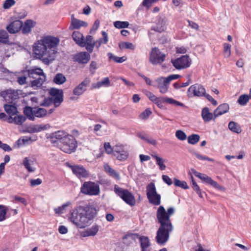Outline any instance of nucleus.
Returning a JSON list of instances; mask_svg holds the SVG:
<instances>
[{
	"mask_svg": "<svg viewBox=\"0 0 251 251\" xmlns=\"http://www.w3.org/2000/svg\"><path fill=\"white\" fill-rule=\"evenodd\" d=\"M229 109V105L227 103H223L219 105L214 112V118L226 113L228 111Z\"/></svg>",
	"mask_w": 251,
	"mask_h": 251,
	"instance_id": "nucleus-25",
	"label": "nucleus"
},
{
	"mask_svg": "<svg viewBox=\"0 0 251 251\" xmlns=\"http://www.w3.org/2000/svg\"><path fill=\"white\" fill-rule=\"evenodd\" d=\"M71 204L70 202H67L60 206L55 208L54 211L55 214L58 215L64 213L66 211L67 208L71 205Z\"/></svg>",
	"mask_w": 251,
	"mask_h": 251,
	"instance_id": "nucleus-39",
	"label": "nucleus"
},
{
	"mask_svg": "<svg viewBox=\"0 0 251 251\" xmlns=\"http://www.w3.org/2000/svg\"><path fill=\"white\" fill-rule=\"evenodd\" d=\"M81 192L89 196H97L100 193V187L95 182H85L81 187Z\"/></svg>",
	"mask_w": 251,
	"mask_h": 251,
	"instance_id": "nucleus-7",
	"label": "nucleus"
},
{
	"mask_svg": "<svg viewBox=\"0 0 251 251\" xmlns=\"http://www.w3.org/2000/svg\"><path fill=\"white\" fill-rule=\"evenodd\" d=\"M90 80L86 78L80 84H79V95L83 93L86 90L87 86L89 84Z\"/></svg>",
	"mask_w": 251,
	"mask_h": 251,
	"instance_id": "nucleus-44",
	"label": "nucleus"
},
{
	"mask_svg": "<svg viewBox=\"0 0 251 251\" xmlns=\"http://www.w3.org/2000/svg\"><path fill=\"white\" fill-rule=\"evenodd\" d=\"M180 77V75L174 74V75H170L168 77H165V78L166 80L167 83H168L169 84L170 81H171L172 80H174V79H177L179 78Z\"/></svg>",
	"mask_w": 251,
	"mask_h": 251,
	"instance_id": "nucleus-61",
	"label": "nucleus"
},
{
	"mask_svg": "<svg viewBox=\"0 0 251 251\" xmlns=\"http://www.w3.org/2000/svg\"><path fill=\"white\" fill-rule=\"evenodd\" d=\"M66 137L69 140L66 141V142H61L63 145L61 149L65 152L70 153L75 150L77 143L74 137L69 134Z\"/></svg>",
	"mask_w": 251,
	"mask_h": 251,
	"instance_id": "nucleus-12",
	"label": "nucleus"
},
{
	"mask_svg": "<svg viewBox=\"0 0 251 251\" xmlns=\"http://www.w3.org/2000/svg\"><path fill=\"white\" fill-rule=\"evenodd\" d=\"M78 210L76 208L71 213V216L69 217L70 221L77 226H78Z\"/></svg>",
	"mask_w": 251,
	"mask_h": 251,
	"instance_id": "nucleus-37",
	"label": "nucleus"
},
{
	"mask_svg": "<svg viewBox=\"0 0 251 251\" xmlns=\"http://www.w3.org/2000/svg\"><path fill=\"white\" fill-rule=\"evenodd\" d=\"M104 148L107 153L111 154L112 152L114 153V147L112 148L109 143H105Z\"/></svg>",
	"mask_w": 251,
	"mask_h": 251,
	"instance_id": "nucleus-60",
	"label": "nucleus"
},
{
	"mask_svg": "<svg viewBox=\"0 0 251 251\" xmlns=\"http://www.w3.org/2000/svg\"><path fill=\"white\" fill-rule=\"evenodd\" d=\"M49 93L51 96L50 100L53 102L55 107L58 106L63 100V92L62 90L51 88Z\"/></svg>",
	"mask_w": 251,
	"mask_h": 251,
	"instance_id": "nucleus-11",
	"label": "nucleus"
},
{
	"mask_svg": "<svg viewBox=\"0 0 251 251\" xmlns=\"http://www.w3.org/2000/svg\"><path fill=\"white\" fill-rule=\"evenodd\" d=\"M34 160L30 157H26L23 159V164L28 172L32 173L35 171V168L32 166Z\"/></svg>",
	"mask_w": 251,
	"mask_h": 251,
	"instance_id": "nucleus-27",
	"label": "nucleus"
},
{
	"mask_svg": "<svg viewBox=\"0 0 251 251\" xmlns=\"http://www.w3.org/2000/svg\"><path fill=\"white\" fill-rule=\"evenodd\" d=\"M151 29L159 33L163 32L165 29V25L164 24H163V21H162L160 24H159V23L157 24L156 25L152 27Z\"/></svg>",
	"mask_w": 251,
	"mask_h": 251,
	"instance_id": "nucleus-49",
	"label": "nucleus"
},
{
	"mask_svg": "<svg viewBox=\"0 0 251 251\" xmlns=\"http://www.w3.org/2000/svg\"><path fill=\"white\" fill-rule=\"evenodd\" d=\"M250 98V96L248 95H242L239 97L238 100V102L241 105H245L249 101Z\"/></svg>",
	"mask_w": 251,
	"mask_h": 251,
	"instance_id": "nucleus-45",
	"label": "nucleus"
},
{
	"mask_svg": "<svg viewBox=\"0 0 251 251\" xmlns=\"http://www.w3.org/2000/svg\"><path fill=\"white\" fill-rule=\"evenodd\" d=\"M174 183L175 186L179 187L183 189H188L189 188L186 181H180L176 178L174 179Z\"/></svg>",
	"mask_w": 251,
	"mask_h": 251,
	"instance_id": "nucleus-41",
	"label": "nucleus"
},
{
	"mask_svg": "<svg viewBox=\"0 0 251 251\" xmlns=\"http://www.w3.org/2000/svg\"><path fill=\"white\" fill-rule=\"evenodd\" d=\"M68 134L67 132L63 130H59L55 132L51 136V142L54 143L56 142L55 139H57L60 140L61 143L66 142V141L69 140V139L66 137Z\"/></svg>",
	"mask_w": 251,
	"mask_h": 251,
	"instance_id": "nucleus-20",
	"label": "nucleus"
},
{
	"mask_svg": "<svg viewBox=\"0 0 251 251\" xmlns=\"http://www.w3.org/2000/svg\"><path fill=\"white\" fill-rule=\"evenodd\" d=\"M141 251H150L151 243L149 238L145 236L139 237Z\"/></svg>",
	"mask_w": 251,
	"mask_h": 251,
	"instance_id": "nucleus-26",
	"label": "nucleus"
},
{
	"mask_svg": "<svg viewBox=\"0 0 251 251\" xmlns=\"http://www.w3.org/2000/svg\"><path fill=\"white\" fill-rule=\"evenodd\" d=\"M159 0H143L142 1V5L149 9L151 6L152 3H156Z\"/></svg>",
	"mask_w": 251,
	"mask_h": 251,
	"instance_id": "nucleus-53",
	"label": "nucleus"
},
{
	"mask_svg": "<svg viewBox=\"0 0 251 251\" xmlns=\"http://www.w3.org/2000/svg\"><path fill=\"white\" fill-rule=\"evenodd\" d=\"M200 139V137L198 134H193L188 136V143L190 144L195 145L199 141Z\"/></svg>",
	"mask_w": 251,
	"mask_h": 251,
	"instance_id": "nucleus-42",
	"label": "nucleus"
},
{
	"mask_svg": "<svg viewBox=\"0 0 251 251\" xmlns=\"http://www.w3.org/2000/svg\"><path fill=\"white\" fill-rule=\"evenodd\" d=\"M96 213L97 211L95 208L91 206L86 207L85 213L79 214V228H84L88 226Z\"/></svg>",
	"mask_w": 251,
	"mask_h": 251,
	"instance_id": "nucleus-3",
	"label": "nucleus"
},
{
	"mask_svg": "<svg viewBox=\"0 0 251 251\" xmlns=\"http://www.w3.org/2000/svg\"><path fill=\"white\" fill-rule=\"evenodd\" d=\"M50 127V126L49 124L35 125L28 128V131L30 133H36L47 130Z\"/></svg>",
	"mask_w": 251,
	"mask_h": 251,
	"instance_id": "nucleus-24",
	"label": "nucleus"
},
{
	"mask_svg": "<svg viewBox=\"0 0 251 251\" xmlns=\"http://www.w3.org/2000/svg\"><path fill=\"white\" fill-rule=\"evenodd\" d=\"M173 66L177 70L187 68L191 64V60L188 55H182L181 57L171 61Z\"/></svg>",
	"mask_w": 251,
	"mask_h": 251,
	"instance_id": "nucleus-8",
	"label": "nucleus"
},
{
	"mask_svg": "<svg viewBox=\"0 0 251 251\" xmlns=\"http://www.w3.org/2000/svg\"><path fill=\"white\" fill-rule=\"evenodd\" d=\"M228 128L232 131L236 133H240L241 132L242 130L240 126L235 122L233 121H231L228 124Z\"/></svg>",
	"mask_w": 251,
	"mask_h": 251,
	"instance_id": "nucleus-34",
	"label": "nucleus"
},
{
	"mask_svg": "<svg viewBox=\"0 0 251 251\" xmlns=\"http://www.w3.org/2000/svg\"><path fill=\"white\" fill-rule=\"evenodd\" d=\"M66 166L71 169L74 174L78 176V167L76 165H73L68 162L66 163Z\"/></svg>",
	"mask_w": 251,
	"mask_h": 251,
	"instance_id": "nucleus-54",
	"label": "nucleus"
},
{
	"mask_svg": "<svg viewBox=\"0 0 251 251\" xmlns=\"http://www.w3.org/2000/svg\"><path fill=\"white\" fill-rule=\"evenodd\" d=\"M19 92L20 91L9 89L0 92V96L2 97L5 101L11 103L19 98Z\"/></svg>",
	"mask_w": 251,
	"mask_h": 251,
	"instance_id": "nucleus-10",
	"label": "nucleus"
},
{
	"mask_svg": "<svg viewBox=\"0 0 251 251\" xmlns=\"http://www.w3.org/2000/svg\"><path fill=\"white\" fill-rule=\"evenodd\" d=\"M23 26V22L20 20H16L11 22L6 26L7 31L11 34L19 32Z\"/></svg>",
	"mask_w": 251,
	"mask_h": 251,
	"instance_id": "nucleus-17",
	"label": "nucleus"
},
{
	"mask_svg": "<svg viewBox=\"0 0 251 251\" xmlns=\"http://www.w3.org/2000/svg\"><path fill=\"white\" fill-rule=\"evenodd\" d=\"M152 157L155 159L156 163L159 166L160 170L163 171L165 170L166 166L164 164L165 160L164 159L159 157L156 155H151Z\"/></svg>",
	"mask_w": 251,
	"mask_h": 251,
	"instance_id": "nucleus-35",
	"label": "nucleus"
},
{
	"mask_svg": "<svg viewBox=\"0 0 251 251\" xmlns=\"http://www.w3.org/2000/svg\"><path fill=\"white\" fill-rule=\"evenodd\" d=\"M114 192L127 204L133 206L135 205L136 200L134 195L127 189L114 186Z\"/></svg>",
	"mask_w": 251,
	"mask_h": 251,
	"instance_id": "nucleus-4",
	"label": "nucleus"
},
{
	"mask_svg": "<svg viewBox=\"0 0 251 251\" xmlns=\"http://www.w3.org/2000/svg\"><path fill=\"white\" fill-rule=\"evenodd\" d=\"M4 110L10 116L12 117L16 115L18 113L17 107L13 104H5L3 106Z\"/></svg>",
	"mask_w": 251,
	"mask_h": 251,
	"instance_id": "nucleus-32",
	"label": "nucleus"
},
{
	"mask_svg": "<svg viewBox=\"0 0 251 251\" xmlns=\"http://www.w3.org/2000/svg\"><path fill=\"white\" fill-rule=\"evenodd\" d=\"M79 176H82L83 177H88L89 176V173L88 171L82 167L79 166Z\"/></svg>",
	"mask_w": 251,
	"mask_h": 251,
	"instance_id": "nucleus-62",
	"label": "nucleus"
},
{
	"mask_svg": "<svg viewBox=\"0 0 251 251\" xmlns=\"http://www.w3.org/2000/svg\"><path fill=\"white\" fill-rule=\"evenodd\" d=\"M194 155L199 160H207L208 161L214 162V160L212 158H209L206 156L201 155L198 153L195 152Z\"/></svg>",
	"mask_w": 251,
	"mask_h": 251,
	"instance_id": "nucleus-59",
	"label": "nucleus"
},
{
	"mask_svg": "<svg viewBox=\"0 0 251 251\" xmlns=\"http://www.w3.org/2000/svg\"><path fill=\"white\" fill-rule=\"evenodd\" d=\"M214 113H210L209 108L204 107L201 111V117L205 122H210L213 117Z\"/></svg>",
	"mask_w": 251,
	"mask_h": 251,
	"instance_id": "nucleus-30",
	"label": "nucleus"
},
{
	"mask_svg": "<svg viewBox=\"0 0 251 251\" xmlns=\"http://www.w3.org/2000/svg\"><path fill=\"white\" fill-rule=\"evenodd\" d=\"M224 54L226 57H228L231 54V45L228 43H224Z\"/></svg>",
	"mask_w": 251,
	"mask_h": 251,
	"instance_id": "nucleus-52",
	"label": "nucleus"
},
{
	"mask_svg": "<svg viewBox=\"0 0 251 251\" xmlns=\"http://www.w3.org/2000/svg\"><path fill=\"white\" fill-rule=\"evenodd\" d=\"M8 34L5 30L0 31V42L6 44L8 42Z\"/></svg>",
	"mask_w": 251,
	"mask_h": 251,
	"instance_id": "nucleus-46",
	"label": "nucleus"
},
{
	"mask_svg": "<svg viewBox=\"0 0 251 251\" xmlns=\"http://www.w3.org/2000/svg\"><path fill=\"white\" fill-rule=\"evenodd\" d=\"M25 71L23 73L24 75L19 76L17 78V81L20 85H23L28 82V75H26Z\"/></svg>",
	"mask_w": 251,
	"mask_h": 251,
	"instance_id": "nucleus-48",
	"label": "nucleus"
},
{
	"mask_svg": "<svg viewBox=\"0 0 251 251\" xmlns=\"http://www.w3.org/2000/svg\"><path fill=\"white\" fill-rule=\"evenodd\" d=\"M129 23L128 22H122V21H116L114 23V25L115 27L120 29L126 28L129 25Z\"/></svg>",
	"mask_w": 251,
	"mask_h": 251,
	"instance_id": "nucleus-47",
	"label": "nucleus"
},
{
	"mask_svg": "<svg viewBox=\"0 0 251 251\" xmlns=\"http://www.w3.org/2000/svg\"><path fill=\"white\" fill-rule=\"evenodd\" d=\"M28 75V81L29 80L37 79V78L46 76L42 69L39 68H34L25 71V73Z\"/></svg>",
	"mask_w": 251,
	"mask_h": 251,
	"instance_id": "nucleus-16",
	"label": "nucleus"
},
{
	"mask_svg": "<svg viewBox=\"0 0 251 251\" xmlns=\"http://www.w3.org/2000/svg\"><path fill=\"white\" fill-rule=\"evenodd\" d=\"M36 25V22L32 20H26L23 23L22 32L23 34L26 35L31 32L32 29Z\"/></svg>",
	"mask_w": 251,
	"mask_h": 251,
	"instance_id": "nucleus-19",
	"label": "nucleus"
},
{
	"mask_svg": "<svg viewBox=\"0 0 251 251\" xmlns=\"http://www.w3.org/2000/svg\"><path fill=\"white\" fill-rule=\"evenodd\" d=\"M26 120V117L23 115H15L14 117L11 116H9L6 119V121L10 124L14 123L16 125L21 126Z\"/></svg>",
	"mask_w": 251,
	"mask_h": 251,
	"instance_id": "nucleus-22",
	"label": "nucleus"
},
{
	"mask_svg": "<svg viewBox=\"0 0 251 251\" xmlns=\"http://www.w3.org/2000/svg\"><path fill=\"white\" fill-rule=\"evenodd\" d=\"M162 179L164 181V182L167 184L168 185H171L173 183L172 179L170 178L169 176L167 175H163Z\"/></svg>",
	"mask_w": 251,
	"mask_h": 251,
	"instance_id": "nucleus-64",
	"label": "nucleus"
},
{
	"mask_svg": "<svg viewBox=\"0 0 251 251\" xmlns=\"http://www.w3.org/2000/svg\"><path fill=\"white\" fill-rule=\"evenodd\" d=\"M119 47L121 49H130L134 50L135 49L134 46L129 42H123L119 44Z\"/></svg>",
	"mask_w": 251,
	"mask_h": 251,
	"instance_id": "nucleus-50",
	"label": "nucleus"
},
{
	"mask_svg": "<svg viewBox=\"0 0 251 251\" xmlns=\"http://www.w3.org/2000/svg\"><path fill=\"white\" fill-rule=\"evenodd\" d=\"M175 208L169 207L167 210L160 205L156 211V218L160 226L157 231L155 239L159 245H164L169 240L170 234L173 229L171 217L174 214Z\"/></svg>",
	"mask_w": 251,
	"mask_h": 251,
	"instance_id": "nucleus-2",
	"label": "nucleus"
},
{
	"mask_svg": "<svg viewBox=\"0 0 251 251\" xmlns=\"http://www.w3.org/2000/svg\"><path fill=\"white\" fill-rule=\"evenodd\" d=\"M146 95L148 97V98L152 102H154L158 98V97H156L150 91H147L146 93Z\"/></svg>",
	"mask_w": 251,
	"mask_h": 251,
	"instance_id": "nucleus-63",
	"label": "nucleus"
},
{
	"mask_svg": "<svg viewBox=\"0 0 251 251\" xmlns=\"http://www.w3.org/2000/svg\"><path fill=\"white\" fill-rule=\"evenodd\" d=\"M107 56L108 57L109 60H113L116 63H121L126 60V57L125 56H123L121 57H118L114 55L113 53L111 52H108L107 53Z\"/></svg>",
	"mask_w": 251,
	"mask_h": 251,
	"instance_id": "nucleus-38",
	"label": "nucleus"
},
{
	"mask_svg": "<svg viewBox=\"0 0 251 251\" xmlns=\"http://www.w3.org/2000/svg\"><path fill=\"white\" fill-rule=\"evenodd\" d=\"M90 53L88 51L79 52V64L88 63L91 59Z\"/></svg>",
	"mask_w": 251,
	"mask_h": 251,
	"instance_id": "nucleus-31",
	"label": "nucleus"
},
{
	"mask_svg": "<svg viewBox=\"0 0 251 251\" xmlns=\"http://www.w3.org/2000/svg\"><path fill=\"white\" fill-rule=\"evenodd\" d=\"M99 230V226L97 225H93L91 227L88 228L80 233L81 236L83 237L87 236H94L97 234Z\"/></svg>",
	"mask_w": 251,
	"mask_h": 251,
	"instance_id": "nucleus-23",
	"label": "nucleus"
},
{
	"mask_svg": "<svg viewBox=\"0 0 251 251\" xmlns=\"http://www.w3.org/2000/svg\"><path fill=\"white\" fill-rule=\"evenodd\" d=\"M8 208L4 205H0V222L3 221L6 218V212Z\"/></svg>",
	"mask_w": 251,
	"mask_h": 251,
	"instance_id": "nucleus-43",
	"label": "nucleus"
},
{
	"mask_svg": "<svg viewBox=\"0 0 251 251\" xmlns=\"http://www.w3.org/2000/svg\"><path fill=\"white\" fill-rule=\"evenodd\" d=\"M66 80V77L62 74L58 73L56 74L54 78L53 82L56 84H62Z\"/></svg>",
	"mask_w": 251,
	"mask_h": 251,
	"instance_id": "nucleus-36",
	"label": "nucleus"
},
{
	"mask_svg": "<svg viewBox=\"0 0 251 251\" xmlns=\"http://www.w3.org/2000/svg\"><path fill=\"white\" fill-rule=\"evenodd\" d=\"M24 113L29 120L34 121L35 120V117H45L47 115L48 111L45 108L39 107L32 108L26 106L24 108Z\"/></svg>",
	"mask_w": 251,
	"mask_h": 251,
	"instance_id": "nucleus-5",
	"label": "nucleus"
},
{
	"mask_svg": "<svg viewBox=\"0 0 251 251\" xmlns=\"http://www.w3.org/2000/svg\"><path fill=\"white\" fill-rule=\"evenodd\" d=\"M147 196L150 203L154 205L160 204L161 196L157 194L153 182H151L147 186Z\"/></svg>",
	"mask_w": 251,
	"mask_h": 251,
	"instance_id": "nucleus-6",
	"label": "nucleus"
},
{
	"mask_svg": "<svg viewBox=\"0 0 251 251\" xmlns=\"http://www.w3.org/2000/svg\"><path fill=\"white\" fill-rule=\"evenodd\" d=\"M101 34L102 36V38H100L98 40L100 43L101 44H106L107 43L108 41V37L107 34L106 32L102 31L101 32Z\"/></svg>",
	"mask_w": 251,
	"mask_h": 251,
	"instance_id": "nucleus-57",
	"label": "nucleus"
},
{
	"mask_svg": "<svg viewBox=\"0 0 251 251\" xmlns=\"http://www.w3.org/2000/svg\"><path fill=\"white\" fill-rule=\"evenodd\" d=\"M42 77L37 78V79L29 80V83H30L31 86L34 89L40 87L44 82L46 80V76H42Z\"/></svg>",
	"mask_w": 251,
	"mask_h": 251,
	"instance_id": "nucleus-33",
	"label": "nucleus"
},
{
	"mask_svg": "<svg viewBox=\"0 0 251 251\" xmlns=\"http://www.w3.org/2000/svg\"><path fill=\"white\" fill-rule=\"evenodd\" d=\"M104 169L105 171L108 174V175L116 179L117 180H120L121 177L119 174L111 168L108 164H106L104 165Z\"/></svg>",
	"mask_w": 251,
	"mask_h": 251,
	"instance_id": "nucleus-28",
	"label": "nucleus"
},
{
	"mask_svg": "<svg viewBox=\"0 0 251 251\" xmlns=\"http://www.w3.org/2000/svg\"><path fill=\"white\" fill-rule=\"evenodd\" d=\"M188 93L190 97L197 96L201 97L204 96L206 91L201 84H195L189 88Z\"/></svg>",
	"mask_w": 251,
	"mask_h": 251,
	"instance_id": "nucleus-13",
	"label": "nucleus"
},
{
	"mask_svg": "<svg viewBox=\"0 0 251 251\" xmlns=\"http://www.w3.org/2000/svg\"><path fill=\"white\" fill-rule=\"evenodd\" d=\"M60 39L51 35H44L37 40L32 46L34 57L49 65L56 58Z\"/></svg>",
	"mask_w": 251,
	"mask_h": 251,
	"instance_id": "nucleus-1",
	"label": "nucleus"
},
{
	"mask_svg": "<svg viewBox=\"0 0 251 251\" xmlns=\"http://www.w3.org/2000/svg\"><path fill=\"white\" fill-rule=\"evenodd\" d=\"M117 160L125 161L128 157L129 154L122 145H116L114 147V155Z\"/></svg>",
	"mask_w": 251,
	"mask_h": 251,
	"instance_id": "nucleus-14",
	"label": "nucleus"
},
{
	"mask_svg": "<svg viewBox=\"0 0 251 251\" xmlns=\"http://www.w3.org/2000/svg\"><path fill=\"white\" fill-rule=\"evenodd\" d=\"M78 28V20L75 18L74 15H71V24L69 27V29L70 30H73L75 29Z\"/></svg>",
	"mask_w": 251,
	"mask_h": 251,
	"instance_id": "nucleus-40",
	"label": "nucleus"
},
{
	"mask_svg": "<svg viewBox=\"0 0 251 251\" xmlns=\"http://www.w3.org/2000/svg\"><path fill=\"white\" fill-rule=\"evenodd\" d=\"M201 179L203 181L205 182V183L211 185V186H213L216 188L219 189H221L220 185L216 181L212 179V178L210 177H209L205 174H203L202 176H201Z\"/></svg>",
	"mask_w": 251,
	"mask_h": 251,
	"instance_id": "nucleus-29",
	"label": "nucleus"
},
{
	"mask_svg": "<svg viewBox=\"0 0 251 251\" xmlns=\"http://www.w3.org/2000/svg\"><path fill=\"white\" fill-rule=\"evenodd\" d=\"M93 38L91 35H87L85 38L82 35L79 39V46L85 47L86 50L90 53L93 52Z\"/></svg>",
	"mask_w": 251,
	"mask_h": 251,
	"instance_id": "nucleus-15",
	"label": "nucleus"
},
{
	"mask_svg": "<svg viewBox=\"0 0 251 251\" xmlns=\"http://www.w3.org/2000/svg\"><path fill=\"white\" fill-rule=\"evenodd\" d=\"M176 136L178 139L181 141H184L187 138V136L185 132L181 130H176Z\"/></svg>",
	"mask_w": 251,
	"mask_h": 251,
	"instance_id": "nucleus-51",
	"label": "nucleus"
},
{
	"mask_svg": "<svg viewBox=\"0 0 251 251\" xmlns=\"http://www.w3.org/2000/svg\"><path fill=\"white\" fill-rule=\"evenodd\" d=\"M140 235L138 233H129L126 234L123 237V240L130 238L131 240L135 241L136 239H139Z\"/></svg>",
	"mask_w": 251,
	"mask_h": 251,
	"instance_id": "nucleus-58",
	"label": "nucleus"
},
{
	"mask_svg": "<svg viewBox=\"0 0 251 251\" xmlns=\"http://www.w3.org/2000/svg\"><path fill=\"white\" fill-rule=\"evenodd\" d=\"M157 83V88L159 89V91L162 94H165L168 92L169 88V83H167L165 77H161L156 79Z\"/></svg>",
	"mask_w": 251,
	"mask_h": 251,
	"instance_id": "nucleus-21",
	"label": "nucleus"
},
{
	"mask_svg": "<svg viewBox=\"0 0 251 251\" xmlns=\"http://www.w3.org/2000/svg\"><path fill=\"white\" fill-rule=\"evenodd\" d=\"M163 102H167L170 104H173L177 106H182L183 104L178 101L175 100L173 99L169 98H158L154 102L158 107H163Z\"/></svg>",
	"mask_w": 251,
	"mask_h": 251,
	"instance_id": "nucleus-18",
	"label": "nucleus"
},
{
	"mask_svg": "<svg viewBox=\"0 0 251 251\" xmlns=\"http://www.w3.org/2000/svg\"><path fill=\"white\" fill-rule=\"evenodd\" d=\"M16 1L15 0H6L3 4V8L5 9H9L11 7L15 5Z\"/></svg>",
	"mask_w": 251,
	"mask_h": 251,
	"instance_id": "nucleus-56",
	"label": "nucleus"
},
{
	"mask_svg": "<svg viewBox=\"0 0 251 251\" xmlns=\"http://www.w3.org/2000/svg\"><path fill=\"white\" fill-rule=\"evenodd\" d=\"M152 112L150 108H147L145 111L142 112L140 115L139 117L141 119H147L151 114Z\"/></svg>",
	"mask_w": 251,
	"mask_h": 251,
	"instance_id": "nucleus-55",
	"label": "nucleus"
},
{
	"mask_svg": "<svg viewBox=\"0 0 251 251\" xmlns=\"http://www.w3.org/2000/svg\"><path fill=\"white\" fill-rule=\"evenodd\" d=\"M166 57V55L160 51L157 48L152 49L150 55V61L153 65L161 64Z\"/></svg>",
	"mask_w": 251,
	"mask_h": 251,
	"instance_id": "nucleus-9",
	"label": "nucleus"
}]
</instances>
